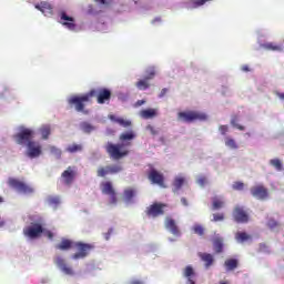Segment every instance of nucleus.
<instances>
[{"mask_svg":"<svg viewBox=\"0 0 284 284\" xmlns=\"http://www.w3.org/2000/svg\"><path fill=\"white\" fill-rule=\"evenodd\" d=\"M213 247H214L215 254L223 253V237H216L213 241Z\"/></svg>","mask_w":284,"mask_h":284,"instance_id":"29","label":"nucleus"},{"mask_svg":"<svg viewBox=\"0 0 284 284\" xmlns=\"http://www.w3.org/2000/svg\"><path fill=\"white\" fill-rule=\"evenodd\" d=\"M146 130L153 135V136H156V134H159V131H156V129H154V126L152 125H148L146 126Z\"/></svg>","mask_w":284,"mask_h":284,"instance_id":"46","label":"nucleus"},{"mask_svg":"<svg viewBox=\"0 0 284 284\" xmlns=\"http://www.w3.org/2000/svg\"><path fill=\"white\" fill-rule=\"evenodd\" d=\"M158 112L156 109H144L140 111L141 119H154L156 116Z\"/></svg>","mask_w":284,"mask_h":284,"instance_id":"24","label":"nucleus"},{"mask_svg":"<svg viewBox=\"0 0 284 284\" xmlns=\"http://www.w3.org/2000/svg\"><path fill=\"white\" fill-rule=\"evenodd\" d=\"M112 234V229L109 230V232L105 235V240L110 241V235Z\"/></svg>","mask_w":284,"mask_h":284,"instance_id":"56","label":"nucleus"},{"mask_svg":"<svg viewBox=\"0 0 284 284\" xmlns=\"http://www.w3.org/2000/svg\"><path fill=\"white\" fill-rule=\"evenodd\" d=\"M231 125H233V128H236V130H240L241 132H243L245 130V126L239 124V118L237 116L232 118Z\"/></svg>","mask_w":284,"mask_h":284,"instance_id":"37","label":"nucleus"},{"mask_svg":"<svg viewBox=\"0 0 284 284\" xmlns=\"http://www.w3.org/2000/svg\"><path fill=\"white\" fill-rule=\"evenodd\" d=\"M219 130H220L221 134L223 136H225L230 129L227 128V125H220Z\"/></svg>","mask_w":284,"mask_h":284,"instance_id":"45","label":"nucleus"},{"mask_svg":"<svg viewBox=\"0 0 284 284\" xmlns=\"http://www.w3.org/2000/svg\"><path fill=\"white\" fill-rule=\"evenodd\" d=\"M145 102H144V100H139L136 103H135V105H136V108H141V105H143Z\"/></svg>","mask_w":284,"mask_h":284,"instance_id":"55","label":"nucleus"},{"mask_svg":"<svg viewBox=\"0 0 284 284\" xmlns=\"http://www.w3.org/2000/svg\"><path fill=\"white\" fill-rule=\"evenodd\" d=\"M148 81L149 80L144 78L143 80L138 81L135 85L139 90H148V88H150V82Z\"/></svg>","mask_w":284,"mask_h":284,"instance_id":"35","label":"nucleus"},{"mask_svg":"<svg viewBox=\"0 0 284 284\" xmlns=\"http://www.w3.org/2000/svg\"><path fill=\"white\" fill-rule=\"evenodd\" d=\"M13 139L18 145H28L33 142L34 131L31 129H22L19 133L13 135Z\"/></svg>","mask_w":284,"mask_h":284,"instance_id":"6","label":"nucleus"},{"mask_svg":"<svg viewBox=\"0 0 284 284\" xmlns=\"http://www.w3.org/2000/svg\"><path fill=\"white\" fill-rule=\"evenodd\" d=\"M65 152H69V154H77V152H83V144H70L67 146Z\"/></svg>","mask_w":284,"mask_h":284,"instance_id":"28","label":"nucleus"},{"mask_svg":"<svg viewBox=\"0 0 284 284\" xmlns=\"http://www.w3.org/2000/svg\"><path fill=\"white\" fill-rule=\"evenodd\" d=\"M194 234H197V236H203L205 234V229L201 224H195L193 226Z\"/></svg>","mask_w":284,"mask_h":284,"instance_id":"38","label":"nucleus"},{"mask_svg":"<svg viewBox=\"0 0 284 284\" xmlns=\"http://www.w3.org/2000/svg\"><path fill=\"white\" fill-rule=\"evenodd\" d=\"M235 239L239 243H245V241H250V239H252V236H250L247 233L245 232H237L235 234Z\"/></svg>","mask_w":284,"mask_h":284,"instance_id":"32","label":"nucleus"},{"mask_svg":"<svg viewBox=\"0 0 284 284\" xmlns=\"http://www.w3.org/2000/svg\"><path fill=\"white\" fill-rule=\"evenodd\" d=\"M278 225H281V224L276 220H274V219H271L267 222V227L270 230H276V227H278Z\"/></svg>","mask_w":284,"mask_h":284,"instance_id":"40","label":"nucleus"},{"mask_svg":"<svg viewBox=\"0 0 284 284\" xmlns=\"http://www.w3.org/2000/svg\"><path fill=\"white\" fill-rule=\"evenodd\" d=\"M242 72H250V65L244 64L241 67Z\"/></svg>","mask_w":284,"mask_h":284,"instance_id":"52","label":"nucleus"},{"mask_svg":"<svg viewBox=\"0 0 284 284\" xmlns=\"http://www.w3.org/2000/svg\"><path fill=\"white\" fill-rule=\"evenodd\" d=\"M110 121H113V123H119L122 128H130L132 125V121L125 120L123 118H115L114 115L109 116Z\"/></svg>","mask_w":284,"mask_h":284,"instance_id":"23","label":"nucleus"},{"mask_svg":"<svg viewBox=\"0 0 284 284\" xmlns=\"http://www.w3.org/2000/svg\"><path fill=\"white\" fill-rule=\"evenodd\" d=\"M47 202H48V205H50L51 207L57 210V207H59V205H61V197L54 196V195H49L47 197Z\"/></svg>","mask_w":284,"mask_h":284,"instance_id":"27","label":"nucleus"},{"mask_svg":"<svg viewBox=\"0 0 284 284\" xmlns=\"http://www.w3.org/2000/svg\"><path fill=\"white\" fill-rule=\"evenodd\" d=\"M232 216H233V221H235V223H241V224L250 223V213H247L245 207H243L241 205H236L233 209Z\"/></svg>","mask_w":284,"mask_h":284,"instance_id":"8","label":"nucleus"},{"mask_svg":"<svg viewBox=\"0 0 284 284\" xmlns=\"http://www.w3.org/2000/svg\"><path fill=\"white\" fill-rule=\"evenodd\" d=\"M44 236H48L49 240L52 241L54 239V233H52L51 231H45Z\"/></svg>","mask_w":284,"mask_h":284,"instance_id":"49","label":"nucleus"},{"mask_svg":"<svg viewBox=\"0 0 284 284\" xmlns=\"http://www.w3.org/2000/svg\"><path fill=\"white\" fill-rule=\"evenodd\" d=\"M64 185H71L77 179V166H68L61 174Z\"/></svg>","mask_w":284,"mask_h":284,"instance_id":"13","label":"nucleus"},{"mask_svg":"<svg viewBox=\"0 0 284 284\" xmlns=\"http://www.w3.org/2000/svg\"><path fill=\"white\" fill-rule=\"evenodd\" d=\"M52 130L50 129V125L45 124L40 128V134L42 139L48 140Z\"/></svg>","mask_w":284,"mask_h":284,"instance_id":"30","label":"nucleus"},{"mask_svg":"<svg viewBox=\"0 0 284 284\" xmlns=\"http://www.w3.org/2000/svg\"><path fill=\"white\" fill-rule=\"evenodd\" d=\"M148 179L153 185L165 187V176H163V173L156 171V169L151 168V170L148 172Z\"/></svg>","mask_w":284,"mask_h":284,"instance_id":"12","label":"nucleus"},{"mask_svg":"<svg viewBox=\"0 0 284 284\" xmlns=\"http://www.w3.org/2000/svg\"><path fill=\"white\" fill-rule=\"evenodd\" d=\"M4 223L3 222H0V227H3Z\"/></svg>","mask_w":284,"mask_h":284,"instance_id":"57","label":"nucleus"},{"mask_svg":"<svg viewBox=\"0 0 284 284\" xmlns=\"http://www.w3.org/2000/svg\"><path fill=\"white\" fill-rule=\"evenodd\" d=\"M129 284H144L143 281L132 280Z\"/></svg>","mask_w":284,"mask_h":284,"instance_id":"54","label":"nucleus"},{"mask_svg":"<svg viewBox=\"0 0 284 284\" xmlns=\"http://www.w3.org/2000/svg\"><path fill=\"white\" fill-rule=\"evenodd\" d=\"M280 98L284 99V94H280Z\"/></svg>","mask_w":284,"mask_h":284,"instance_id":"59","label":"nucleus"},{"mask_svg":"<svg viewBox=\"0 0 284 284\" xmlns=\"http://www.w3.org/2000/svg\"><path fill=\"white\" fill-rule=\"evenodd\" d=\"M0 203H3V197L0 196Z\"/></svg>","mask_w":284,"mask_h":284,"instance_id":"58","label":"nucleus"},{"mask_svg":"<svg viewBox=\"0 0 284 284\" xmlns=\"http://www.w3.org/2000/svg\"><path fill=\"white\" fill-rule=\"evenodd\" d=\"M60 23L64 26V28H68V30H74L77 28V24H74V18L68 16L65 11L60 12Z\"/></svg>","mask_w":284,"mask_h":284,"instance_id":"17","label":"nucleus"},{"mask_svg":"<svg viewBox=\"0 0 284 284\" xmlns=\"http://www.w3.org/2000/svg\"><path fill=\"white\" fill-rule=\"evenodd\" d=\"M72 247H75L78 250V252L71 256L73 261L85 258L87 256H89L90 251L94 250L93 244L72 242V240L68 239H62L61 242L55 245V250H60L61 252H68L69 250H72Z\"/></svg>","mask_w":284,"mask_h":284,"instance_id":"3","label":"nucleus"},{"mask_svg":"<svg viewBox=\"0 0 284 284\" xmlns=\"http://www.w3.org/2000/svg\"><path fill=\"white\" fill-rule=\"evenodd\" d=\"M135 139L136 133L134 131H128L120 134V143L114 144L112 142H108L104 148L110 159H113V161H121V159H125V156L130 154V150L128 148L132 145V141Z\"/></svg>","mask_w":284,"mask_h":284,"instance_id":"2","label":"nucleus"},{"mask_svg":"<svg viewBox=\"0 0 284 284\" xmlns=\"http://www.w3.org/2000/svg\"><path fill=\"white\" fill-rule=\"evenodd\" d=\"M220 284H227V282H220Z\"/></svg>","mask_w":284,"mask_h":284,"instance_id":"60","label":"nucleus"},{"mask_svg":"<svg viewBox=\"0 0 284 284\" xmlns=\"http://www.w3.org/2000/svg\"><path fill=\"white\" fill-rule=\"evenodd\" d=\"M245 187V184L243 182H234L232 185V189L241 192Z\"/></svg>","mask_w":284,"mask_h":284,"instance_id":"42","label":"nucleus"},{"mask_svg":"<svg viewBox=\"0 0 284 284\" xmlns=\"http://www.w3.org/2000/svg\"><path fill=\"white\" fill-rule=\"evenodd\" d=\"M178 121L194 123V121H207V114L199 111H182L178 113Z\"/></svg>","mask_w":284,"mask_h":284,"instance_id":"4","label":"nucleus"},{"mask_svg":"<svg viewBox=\"0 0 284 284\" xmlns=\"http://www.w3.org/2000/svg\"><path fill=\"white\" fill-rule=\"evenodd\" d=\"M165 227L171 232V234H173V236H181V231L179 230V226L176 225L174 219L166 217Z\"/></svg>","mask_w":284,"mask_h":284,"instance_id":"18","label":"nucleus"},{"mask_svg":"<svg viewBox=\"0 0 284 284\" xmlns=\"http://www.w3.org/2000/svg\"><path fill=\"white\" fill-rule=\"evenodd\" d=\"M55 265L63 272V274H67V276H74V271L72 267L68 266V263H65V260L63 257L58 256L54 260Z\"/></svg>","mask_w":284,"mask_h":284,"instance_id":"16","label":"nucleus"},{"mask_svg":"<svg viewBox=\"0 0 284 284\" xmlns=\"http://www.w3.org/2000/svg\"><path fill=\"white\" fill-rule=\"evenodd\" d=\"M101 192L102 194H105L106 196H109L110 205H116L119 203V197L116 195V191L114 190V186L112 185V182H103L101 184Z\"/></svg>","mask_w":284,"mask_h":284,"instance_id":"7","label":"nucleus"},{"mask_svg":"<svg viewBox=\"0 0 284 284\" xmlns=\"http://www.w3.org/2000/svg\"><path fill=\"white\" fill-rule=\"evenodd\" d=\"M251 194L254 196V199H258V201H265V199L270 196L267 189L263 185L253 186L251 189Z\"/></svg>","mask_w":284,"mask_h":284,"instance_id":"15","label":"nucleus"},{"mask_svg":"<svg viewBox=\"0 0 284 284\" xmlns=\"http://www.w3.org/2000/svg\"><path fill=\"white\" fill-rule=\"evenodd\" d=\"M154 77H156V69L154 67L146 69V75L144 78H146L149 81H152Z\"/></svg>","mask_w":284,"mask_h":284,"instance_id":"36","label":"nucleus"},{"mask_svg":"<svg viewBox=\"0 0 284 284\" xmlns=\"http://www.w3.org/2000/svg\"><path fill=\"white\" fill-rule=\"evenodd\" d=\"M197 183H199V185H205V183H207V178H205V176H203V178H200L199 180H197Z\"/></svg>","mask_w":284,"mask_h":284,"instance_id":"48","label":"nucleus"},{"mask_svg":"<svg viewBox=\"0 0 284 284\" xmlns=\"http://www.w3.org/2000/svg\"><path fill=\"white\" fill-rule=\"evenodd\" d=\"M168 94V88H164L161 90L160 94H159V98L160 99H163V97H165Z\"/></svg>","mask_w":284,"mask_h":284,"instance_id":"50","label":"nucleus"},{"mask_svg":"<svg viewBox=\"0 0 284 284\" xmlns=\"http://www.w3.org/2000/svg\"><path fill=\"white\" fill-rule=\"evenodd\" d=\"M181 203H182V205H184V207H187V205H189L187 199H185V197L181 199Z\"/></svg>","mask_w":284,"mask_h":284,"instance_id":"53","label":"nucleus"},{"mask_svg":"<svg viewBox=\"0 0 284 284\" xmlns=\"http://www.w3.org/2000/svg\"><path fill=\"white\" fill-rule=\"evenodd\" d=\"M270 165H272L277 172H283V162L280 159L270 160Z\"/></svg>","mask_w":284,"mask_h":284,"instance_id":"31","label":"nucleus"},{"mask_svg":"<svg viewBox=\"0 0 284 284\" xmlns=\"http://www.w3.org/2000/svg\"><path fill=\"white\" fill-rule=\"evenodd\" d=\"M185 183H187V180L185 179V176H176L174 178L172 185H173V192L174 194L179 193L181 191V187H183V185H185Z\"/></svg>","mask_w":284,"mask_h":284,"instance_id":"20","label":"nucleus"},{"mask_svg":"<svg viewBox=\"0 0 284 284\" xmlns=\"http://www.w3.org/2000/svg\"><path fill=\"white\" fill-rule=\"evenodd\" d=\"M199 257L203 263H205V267H212L214 265V256L210 253H199Z\"/></svg>","mask_w":284,"mask_h":284,"instance_id":"22","label":"nucleus"},{"mask_svg":"<svg viewBox=\"0 0 284 284\" xmlns=\"http://www.w3.org/2000/svg\"><path fill=\"white\" fill-rule=\"evenodd\" d=\"M224 219H225V214H223V213H215V214H213V220L212 221H214V223H216L219 221H224Z\"/></svg>","mask_w":284,"mask_h":284,"instance_id":"43","label":"nucleus"},{"mask_svg":"<svg viewBox=\"0 0 284 284\" xmlns=\"http://www.w3.org/2000/svg\"><path fill=\"white\" fill-rule=\"evenodd\" d=\"M97 98V102L100 105H103V103L110 101L112 99V91L108 88H99V89H92L88 93L78 97L72 95L68 103L69 105H74L77 112H84V114H88V111H85V104L91 101V99Z\"/></svg>","mask_w":284,"mask_h":284,"instance_id":"1","label":"nucleus"},{"mask_svg":"<svg viewBox=\"0 0 284 284\" xmlns=\"http://www.w3.org/2000/svg\"><path fill=\"white\" fill-rule=\"evenodd\" d=\"M136 195V191L132 187H128L123 192V199L125 203H132V199Z\"/></svg>","mask_w":284,"mask_h":284,"instance_id":"25","label":"nucleus"},{"mask_svg":"<svg viewBox=\"0 0 284 284\" xmlns=\"http://www.w3.org/2000/svg\"><path fill=\"white\" fill-rule=\"evenodd\" d=\"M207 0H193L192 3H193V8H199V6H204V3L206 2Z\"/></svg>","mask_w":284,"mask_h":284,"instance_id":"44","label":"nucleus"},{"mask_svg":"<svg viewBox=\"0 0 284 284\" xmlns=\"http://www.w3.org/2000/svg\"><path fill=\"white\" fill-rule=\"evenodd\" d=\"M95 3H100L101 6H110V2H108V0H95Z\"/></svg>","mask_w":284,"mask_h":284,"instance_id":"51","label":"nucleus"},{"mask_svg":"<svg viewBox=\"0 0 284 284\" xmlns=\"http://www.w3.org/2000/svg\"><path fill=\"white\" fill-rule=\"evenodd\" d=\"M51 154H54V156H57V159H61V149L57 148V146H51L50 148Z\"/></svg>","mask_w":284,"mask_h":284,"instance_id":"41","label":"nucleus"},{"mask_svg":"<svg viewBox=\"0 0 284 284\" xmlns=\"http://www.w3.org/2000/svg\"><path fill=\"white\" fill-rule=\"evenodd\" d=\"M8 184L13 190H17V192H19L20 194H33L34 193V189L21 180L10 178L8 181Z\"/></svg>","mask_w":284,"mask_h":284,"instance_id":"5","label":"nucleus"},{"mask_svg":"<svg viewBox=\"0 0 284 284\" xmlns=\"http://www.w3.org/2000/svg\"><path fill=\"white\" fill-rule=\"evenodd\" d=\"M225 205V202L223 200H220L219 197L213 199V210H221Z\"/></svg>","mask_w":284,"mask_h":284,"instance_id":"39","label":"nucleus"},{"mask_svg":"<svg viewBox=\"0 0 284 284\" xmlns=\"http://www.w3.org/2000/svg\"><path fill=\"white\" fill-rule=\"evenodd\" d=\"M265 50H271L272 52H281L283 50V47L268 42L263 45Z\"/></svg>","mask_w":284,"mask_h":284,"instance_id":"33","label":"nucleus"},{"mask_svg":"<svg viewBox=\"0 0 284 284\" xmlns=\"http://www.w3.org/2000/svg\"><path fill=\"white\" fill-rule=\"evenodd\" d=\"M120 172H123V166H121V164H110L106 166H100L97 174L101 179H105L109 174H119Z\"/></svg>","mask_w":284,"mask_h":284,"instance_id":"9","label":"nucleus"},{"mask_svg":"<svg viewBox=\"0 0 284 284\" xmlns=\"http://www.w3.org/2000/svg\"><path fill=\"white\" fill-rule=\"evenodd\" d=\"M224 267H226V272H233V270H236V267H239V260L227 258L224 262Z\"/></svg>","mask_w":284,"mask_h":284,"instance_id":"26","label":"nucleus"},{"mask_svg":"<svg viewBox=\"0 0 284 284\" xmlns=\"http://www.w3.org/2000/svg\"><path fill=\"white\" fill-rule=\"evenodd\" d=\"M23 234L27 239H39L43 234V225L41 223H32L30 226L23 229Z\"/></svg>","mask_w":284,"mask_h":284,"instance_id":"10","label":"nucleus"},{"mask_svg":"<svg viewBox=\"0 0 284 284\" xmlns=\"http://www.w3.org/2000/svg\"><path fill=\"white\" fill-rule=\"evenodd\" d=\"M183 276L186 278V284H196V272H194V267L186 266L183 271Z\"/></svg>","mask_w":284,"mask_h":284,"instance_id":"19","label":"nucleus"},{"mask_svg":"<svg viewBox=\"0 0 284 284\" xmlns=\"http://www.w3.org/2000/svg\"><path fill=\"white\" fill-rule=\"evenodd\" d=\"M225 145L226 148H230V150H239V144L236 143V140L232 138L225 139Z\"/></svg>","mask_w":284,"mask_h":284,"instance_id":"34","label":"nucleus"},{"mask_svg":"<svg viewBox=\"0 0 284 284\" xmlns=\"http://www.w3.org/2000/svg\"><path fill=\"white\" fill-rule=\"evenodd\" d=\"M83 130L84 132H91L92 130H94V128L91 124L84 123Z\"/></svg>","mask_w":284,"mask_h":284,"instance_id":"47","label":"nucleus"},{"mask_svg":"<svg viewBox=\"0 0 284 284\" xmlns=\"http://www.w3.org/2000/svg\"><path fill=\"white\" fill-rule=\"evenodd\" d=\"M41 144H39L38 142H29L27 145V156H29V159H37L39 156H41Z\"/></svg>","mask_w":284,"mask_h":284,"instance_id":"14","label":"nucleus"},{"mask_svg":"<svg viewBox=\"0 0 284 284\" xmlns=\"http://www.w3.org/2000/svg\"><path fill=\"white\" fill-rule=\"evenodd\" d=\"M37 10H40L44 17H52V4L48 2H41L36 6Z\"/></svg>","mask_w":284,"mask_h":284,"instance_id":"21","label":"nucleus"},{"mask_svg":"<svg viewBox=\"0 0 284 284\" xmlns=\"http://www.w3.org/2000/svg\"><path fill=\"white\" fill-rule=\"evenodd\" d=\"M164 207H168L164 203H153L149 207H146L145 214L151 219H156L159 216H163L165 214Z\"/></svg>","mask_w":284,"mask_h":284,"instance_id":"11","label":"nucleus"}]
</instances>
